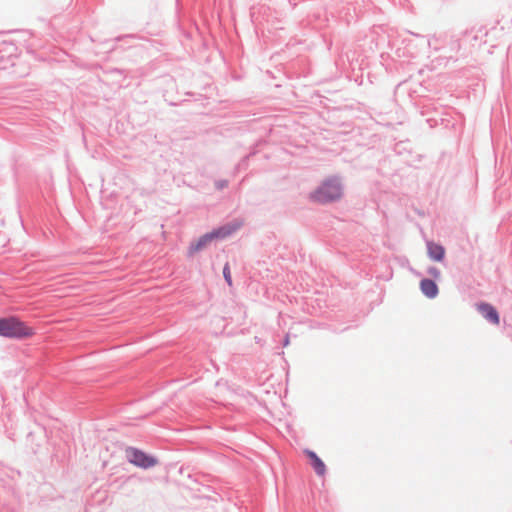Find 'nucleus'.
<instances>
[{
	"instance_id": "obj_8",
	"label": "nucleus",
	"mask_w": 512,
	"mask_h": 512,
	"mask_svg": "<svg viewBox=\"0 0 512 512\" xmlns=\"http://www.w3.org/2000/svg\"><path fill=\"white\" fill-rule=\"evenodd\" d=\"M427 252L429 257L437 262L442 261L445 256V249L434 242H427Z\"/></svg>"
},
{
	"instance_id": "obj_4",
	"label": "nucleus",
	"mask_w": 512,
	"mask_h": 512,
	"mask_svg": "<svg viewBox=\"0 0 512 512\" xmlns=\"http://www.w3.org/2000/svg\"><path fill=\"white\" fill-rule=\"evenodd\" d=\"M126 457L128 461L140 468L147 469L157 465L158 461L156 458L147 455L141 450L135 448H129L126 450Z\"/></svg>"
},
{
	"instance_id": "obj_9",
	"label": "nucleus",
	"mask_w": 512,
	"mask_h": 512,
	"mask_svg": "<svg viewBox=\"0 0 512 512\" xmlns=\"http://www.w3.org/2000/svg\"><path fill=\"white\" fill-rule=\"evenodd\" d=\"M223 275H224V278H225L227 284L229 286H232V278H231V272H230L229 264H225V266L223 268Z\"/></svg>"
},
{
	"instance_id": "obj_11",
	"label": "nucleus",
	"mask_w": 512,
	"mask_h": 512,
	"mask_svg": "<svg viewBox=\"0 0 512 512\" xmlns=\"http://www.w3.org/2000/svg\"><path fill=\"white\" fill-rule=\"evenodd\" d=\"M289 344V336L287 335L284 340V346H287Z\"/></svg>"
},
{
	"instance_id": "obj_2",
	"label": "nucleus",
	"mask_w": 512,
	"mask_h": 512,
	"mask_svg": "<svg viewBox=\"0 0 512 512\" xmlns=\"http://www.w3.org/2000/svg\"><path fill=\"white\" fill-rule=\"evenodd\" d=\"M342 196V187L336 178H329L311 194V198L320 203L339 199Z\"/></svg>"
},
{
	"instance_id": "obj_6",
	"label": "nucleus",
	"mask_w": 512,
	"mask_h": 512,
	"mask_svg": "<svg viewBox=\"0 0 512 512\" xmlns=\"http://www.w3.org/2000/svg\"><path fill=\"white\" fill-rule=\"evenodd\" d=\"M305 454L309 458L310 465L314 469L315 473L318 476H324L326 474V465L324 462L311 450H305Z\"/></svg>"
},
{
	"instance_id": "obj_7",
	"label": "nucleus",
	"mask_w": 512,
	"mask_h": 512,
	"mask_svg": "<svg viewBox=\"0 0 512 512\" xmlns=\"http://www.w3.org/2000/svg\"><path fill=\"white\" fill-rule=\"evenodd\" d=\"M420 290L428 298H435L438 295L437 284L430 279H423L420 281Z\"/></svg>"
},
{
	"instance_id": "obj_3",
	"label": "nucleus",
	"mask_w": 512,
	"mask_h": 512,
	"mask_svg": "<svg viewBox=\"0 0 512 512\" xmlns=\"http://www.w3.org/2000/svg\"><path fill=\"white\" fill-rule=\"evenodd\" d=\"M238 227V225L229 224L203 235L195 243H192L190 245L188 250L189 255L192 256L198 251L204 249L209 243H211L215 239H223L231 235L234 231L238 229Z\"/></svg>"
},
{
	"instance_id": "obj_1",
	"label": "nucleus",
	"mask_w": 512,
	"mask_h": 512,
	"mask_svg": "<svg viewBox=\"0 0 512 512\" xmlns=\"http://www.w3.org/2000/svg\"><path fill=\"white\" fill-rule=\"evenodd\" d=\"M35 334L32 327L16 317L0 319V336L7 338L24 339Z\"/></svg>"
},
{
	"instance_id": "obj_5",
	"label": "nucleus",
	"mask_w": 512,
	"mask_h": 512,
	"mask_svg": "<svg viewBox=\"0 0 512 512\" xmlns=\"http://www.w3.org/2000/svg\"><path fill=\"white\" fill-rule=\"evenodd\" d=\"M479 313L489 322L494 325H499L500 317L497 310L489 303L481 302L476 305Z\"/></svg>"
},
{
	"instance_id": "obj_10",
	"label": "nucleus",
	"mask_w": 512,
	"mask_h": 512,
	"mask_svg": "<svg viewBox=\"0 0 512 512\" xmlns=\"http://www.w3.org/2000/svg\"><path fill=\"white\" fill-rule=\"evenodd\" d=\"M429 274L434 276V277H439L440 276V271L437 269V268H430L429 269Z\"/></svg>"
}]
</instances>
